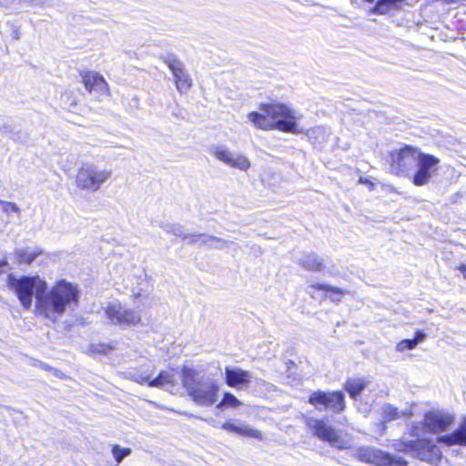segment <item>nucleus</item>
I'll return each mask as SVG.
<instances>
[{
	"mask_svg": "<svg viewBox=\"0 0 466 466\" xmlns=\"http://www.w3.org/2000/svg\"><path fill=\"white\" fill-rule=\"evenodd\" d=\"M220 241H211L209 242L208 248H217V249H224L226 248H228L230 245L234 244V242L226 240L223 238H218Z\"/></svg>",
	"mask_w": 466,
	"mask_h": 466,
	"instance_id": "nucleus-37",
	"label": "nucleus"
},
{
	"mask_svg": "<svg viewBox=\"0 0 466 466\" xmlns=\"http://www.w3.org/2000/svg\"><path fill=\"white\" fill-rule=\"evenodd\" d=\"M420 149L412 146H404L390 153V170L397 176L408 177L414 170Z\"/></svg>",
	"mask_w": 466,
	"mask_h": 466,
	"instance_id": "nucleus-7",
	"label": "nucleus"
},
{
	"mask_svg": "<svg viewBox=\"0 0 466 466\" xmlns=\"http://www.w3.org/2000/svg\"><path fill=\"white\" fill-rule=\"evenodd\" d=\"M0 206H2V210L5 213H10V212H15L16 214L20 213V208L15 203L4 201V200L0 199Z\"/></svg>",
	"mask_w": 466,
	"mask_h": 466,
	"instance_id": "nucleus-36",
	"label": "nucleus"
},
{
	"mask_svg": "<svg viewBox=\"0 0 466 466\" xmlns=\"http://www.w3.org/2000/svg\"><path fill=\"white\" fill-rule=\"evenodd\" d=\"M222 429L227 431H230V432H234L237 431V425L234 424V423H231V422H224L222 424Z\"/></svg>",
	"mask_w": 466,
	"mask_h": 466,
	"instance_id": "nucleus-39",
	"label": "nucleus"
},
{
	"mask_svg": "<svg viewBox=\"0 0 466 466\" xmlns=\"http://www.w3.org/2000/svg\"><path fill=\"white\" fill-rule=\"evenodd\" d=\"M132 451L130 448H122L121 446L115 444L112 448V454L117 463L131 454Z\"/></svg>",
	"mask_w": 466,
	"mask_h": 466,
	"instance_id": "nucleus-29",
	"label": "nucleus"
},
{
	"mask_svg": "<svg viewBox=\"0 0 466 466\" xmlns=\"http://www.w3.org/2000/svg\"><path fill=\"white\" fill-rule=\"evenodd\" d=\"M95 86L93 88V92H96L99 95L105 94L108 91L107 83L104 79L102 76L97 74V76L96 77Z\"/></svg>",
	"mask_w": 466,
	"mask_h": 466,
	"instance_id": "nucleus-32",
	"label": "nucleus"
},
{
	"mask_svg": "<svg viewBox=\"0 0 466 466\" xmlns=\"http://www.w3.org/2000/svg\"><path fill=\"white\" fill-rule=\"evenodd\" d=\"M251 374L248 370H244L240 368H225V382L228 386L243 389L248 387L250 382Z\"/></svg>",
	"mask_w": 466,
	"mask_h": 466,
	"instance_id": "nucleus-15",
	"label": "nucleus"
},
{
	"mask_svg": "<svg viewBox=\"0 0 466 466\" xmlns=\"http://www.w3.org/2000/svg\"><path fill=\"white\" fill-rule=\"evenodd\" d=\"M38 252L31 251L28 248L17 249L15 252V259L19 264H31L37 257Z\"/></svg>",
	"mask_w": 466,
	"mask_h": 466,
	"instance_id": "nucleus-26",
	"label": "nucleus"
},
{
	"mask_svg": "<svg viewBox=\"0 0 466 466\" xmlns=\"http://www.w3.org/2000/svg\"><path fill=\"white\" fill-rule=\"evenodd\" d=\"M412 411L410 410H399L398 408L391 405L390 403H385L381 407V423H382V431H385L386 424L400 419L402 417H411Z\"/></svg>",
	"mask_w": 466,
	"mask_h": 466,
	"instance_id": "nucleus-17",
	"label": "nucleus"
},
{
	"mask_svg": "<svg viewBox=\"0 0 466 466\" xmlns=\"http://www.w3.org/2000/svg\"><path fill=\"white\" fill-rule=\"evenodd\" d=\"M367 3H373L375 0H364Z\"/></svg>",
	"mask_w": 466,
	"mask_h": 466,
	"instance_id": "nucleus-43",
	"label": "nucleus"
},
{
	"mask_svg": "<svg viewBox=\"0 0 466 466\" xmlns=\"http://www.w3.org/2000/svg\"><path fill=\"white\" fill-rule=\"evenodd\" d=\"M111 350V346L104 343L91 344L89 347V350L92 353L108 354Z\"/></svg>",
	"mask_w": 466,
	"mask_h": 466,
	"instance_id": "nucleus-33",
	"label": "nucleus"
},
{
	"mask_svg": "<svg viewBox=\"0 0 466 466\" xmlns=\"http://www.w3.org/2000/svg\"><path fill=\"white\" fill-rule=\"evenodd\" d=\"M235 433L256 439H261V433L258 430L248 428L246 425H237V431Z\"/></svg>",
	"mask_w": 466,
	"mask_h": 466,
	"instance_id": "nucleus-31",
	"label": "nucleus"
},
{
	"mask_svg": "<svg viewBox=\"0 0 466 466\" xmlns=\"http://www.w3.org/2000/svg\"><path fill=\"white\" fill-rule=\"evenodd\" d=\"M112 175L111 170L101 168L93 163L83 164L76 175V186L87 193H95L106 183Z\"/></svg>",
	"mask_w": 466,
	"mask_h": 466,
	"instance_id": "nucleus-5",
	"label": "nucleus"
},
{
	"mask_svg": "<svg viewBox=\"0 0 466 466\" xmlns=\"http://www.w3.org/2000/svg\"><path fill=\"white\" fill-rule=\"evenodd\" d=\"M0 131L3 133H8L11 131V128L9 126L3 124V125H0Z\"/></svg>",
	"mask_w": 466,
	"mask_h": 466,
	"instance_id": "nucleus-41",
	"label": "nucleus"
},
{
	"mask_svg": "<svg viewBox=\"0 0 466 466\" xmlns=\"http://www.w3.org/2000/svg\"><path fill=\"white\" fill-rule=\"evenodd\" d=\"M409 447L414 451L416 456L421 460L432 464L440 462L441 451L439 447L428 440H416L410 441Z\"/></svg>",
	"mask_w": 466,
	"mask_h": 466,
	"instance_id": "nucleus-14",
	"label": "nucleus"
},
{
	"mask_svg": "<svg viewBox=\"0 0 466 466\" xmlns=\"http://www.w3.org/2000/svg\"><path fill=\"white\" fill-rule=\"evenodd\" d=\"M241 404L232 393L225 392L222 400L217 405V408L222 410L224 408L238 407Z\"/></svg>",
	"mask_w": 466,
	"mask_h": 466,
	"instance_id": "nucleus-28",
	"label": "nucleus"
},
{
	"mask_svg": "<svg viewBox=\"0 0 466 466\" xmlns=\"http://www.w3.org/2000/svg\"><path fill=\"white\" fill-rule=\"evenodd\" d=\"M309 141L318 149H322L328 143L331 133L324 127H316L307 130Z\"/></svg>",
	"mask_w": 466,
	"mask_h": 466,
	"instance_id": "nucleus-18",
	"label": "nucleus"
},
{
	"mask_svg": "<svg viewBox=\"0 0 466 466\" xmlns=\"http://www.w3.org/2000/svg\"><path fill=\"white\" fill-rule=\"evenodd\" d=\"M440 442H443L446 445H465L466 446V419L461 424L460 428L451 434L443 435L438 438Z\"/></svg>",
	"mask_w": 466,
	"mask_h": 466,
	"instance_id": "nucleus-20",
	"label": "nucleus"
},
{
	"mask_svg": "<svg viewBox=\"0 0 466 466\" xmlns=\"http://www.w3.org/2000/svg\"><path fill=\"white\" fill-rule=\"evenodd\" d=\"M308 289H321V290H326V291L331 292L329 299L333 302H339L341 300L342 296L344 294H346V291L341 289L332 287L330 285H325V284H312V285H309L308 287Z\"/></svg>",
	"mask_w": 466,
	"mask_h": 466,
	"instance_id": "nucleus-24",
	"label": "nucleus"
},
{
	"mask_svg": "<svg viewBox=\"0 0 466 466\" xmlns=\"http://www.w3.org/2000/svg\"><path fill=\"white\" fill-rule=\"evenodd\" d=\"M404 0H378L372 9V13L377 15H385L390 9L398 7V5Z\"/></svg>",
	"mask_w": 466,
	"mask_h": 466,
	"instance_id": "nucleus-25",
	"label": "nucleus"
},
{
	"mask_svg": "<svg viewBox=\"0 0 466 466\" xmlns=\"http://www.w3.org/2000/svg\"><path fill=\"white\" fill-rule=\"evenodd\" d=\"M107 319L115 325H137L141 321L139 312L127 309L120 303H113L105 309Z\"/></svg>",
	"mask_w": 466,
	"mask_h": 466,
	"instance_id": "nucleus-13",
	"label": "nucleus"
},
{
	"mask_svg": "<svg viewBox=\"0 0 466 466\" xmlns=\"http://www.w3.org/2000/svg\"><path fill=\"white\" fill-rule=\"evenodd\" d=\"M97 74L98 73H95V72H82L81 73L83 84L87 91L93 92V88L95 86L94 80H96Z\"/></svg>",
	"mask_w": 466,
	"mask_h": 466,
	"instance_id": "nucleus-30",
	"label": "nucleus"
},
{
	"mask_svg": "<svg viewBox=\"0 0 466 466\" xmlns=\"http://www.w3.org/2000/svg\"><path fill=\"white\" fill-rule=\"evenodd\" d=\"M174 386V377L168 371H161L157 378L152 379V381L149 382V387L168 389Z\"/></svg>",
	"mask_w": 466,
	"mask_h": 466,
	"instance_id": "nucleus-23",
	"label": "nucleus"
},
{
	"mask_svg": "<svg viewBox=\"0 0 466 466\" xmlns=\"http://www.w3.org/2000/svg\"><path fill=\"white\" fill-rule=\"evenodd\" d=\"M457 269L462 273L463 278L466 279V265L461 264L457 267Z\"/></svg>",
	"mask_w": 466,
	"mask_h": 466,
	"instance_id": "nucleus-40",
	"label": "nucleus"
},
{
	"mask_svg": "<svg viewBox=\"0 0 466 466\" xmlns=\"http://www.w3.org/2000/svg\"><path fill=\"white\" fill-rule=\"evenodd\" d=\"M161 59L173 73L177 91L180 93L188 91L192 86V79L187 72L183 62L173 54L164 55L161 56Z\"/></svg>",
	"mask_w": 466,
	"mask_h": 466,
	"instance_id": "nucleus-12",
	"label": "nucleus"
},
{
	"mask_svg": "<svg viewBox=\"0 0 466 466\" xmlns=\"http://www.w3.org/2000/svg\"><path fill=\"white\" fill-rule=\"evenodd\" d=\"M360 183H367V182H368V180H367V179L363 180V179L360 177Z\"/></svg>",
	"mask_w": 466,
	"mask_h": 466,
	"instance_id": "nucleus-42",
	"label": "nucleus"
},
{
	"mask_svg": "<svg viewBox=\"0 0 466 466\" xmlns=\"http://www.w3.org/2000/svg\"><path fill=\"white\" fill-rule=\"evenodd\" d=\"M425 338H426V334L422 330H418V331H416L415 337L412 339L414 341H416V346H417L420 342H422L425 339Z\"/></svg>",
	"mask_w": 466,
	"mask_h": 466,
	"instance_id": "nucleus-38",
	"label": "nucleus"
},
{
	"mask_svg": "<svg viewBox=\"0 0 466 466\" xmlns=\"http://www.w3.org/2000/svg\"><path fill=\"white\" fill-rule=\"evenodd\" d=\"M298 264L306 270L320 272L323 270L324 258L314 252L304 254L298 259Z\"/></svg>",
	"mask_w": 466,
	"mask_h": 466,
	"instance_id": "nucleus-19",
	"label": "nucleus"
},
{
	"mask_svg": "<svg viewBox=\"0 0 466 466\" xmlns=\"http://www.w3.org/2000/svg\"><path fill=\"white\" fill-rule=\"evenodd\" d=\"M415 348H416V341H414L413 339H408L400 340L396 346V350L400 352H403L406 350H410Z\"/></svg>",
	"mask_w": 466,
	"mask_h": 466,
	"instance_id": "nucleus-34",
	"label": "nucleus"
},
{
	"mask_svg": "<svg viewBox=\"0 0 466 466\" xmlns=\"http://www.w3.org/2000/svg\"><path fill=\"white\" fill-rule=\"evenodd\" d=\"M208 152L230 167L241 171H246L250 167V161L248 157L242 154L232 152L224 145H213L209 147Z\"/></svg>",
	"mask_w": 466,
	"mask_h": 466,
	"instance_id": "nucleus-11",
	"label": "nucleus"
},
{
	"mask_svg": "<svg viewBox=\"0 0 466 466\" xmlns=\"http://www.w3.org/2000/svg\"><path fill=\"white\" fill-rule=\"evenodd\" d=\"M441 160L437 157L420 151L411 181L417 187L428 185L438 175Z\"/></svg>",
	"mask_w": 466,
	"mask_h": 466,
	"instance_id": "nucleus-6",
	"label": "nucleus"
},
{
	"mask_svg": "<svg viewBox=\"0 0 466 466\" xmlns=\"http://www.w3.org/2000/svg\"><path fill=\"white\" fill-rule=\"evenodd\" d=\"M159 227L167 233L173 234L176 237H179L184 239L186 233L184 232V227L177 223L161 222Z\"/></svg>",
	"mask_w": 466,
	"mask_h": 466,
	"instance_id": "nucleus-27",
	"label": "nucleus"
},
{
	"mask_svg": "<svg viewBox=\"0 0 466 466\" xmlns=\"http://www.w3.org/2000/svg\"><path fill=\"white\" fill-rule=\"evenodd\" d=\"M260 112H250L248 119L257 127L263 130L278 129L292 134L301 133L298 128L299 119L293 111L284 104H262Z\"/></svg>",
	"mask_w": 466,
	"mask_h": 466,
	"instance_id": "nucleus-2",
	"label": "nucleus"
},
{
	"mask_svg": "<svg viewBox=\"0 0 466 466\" xmlns=\"http://www.w3.org/2000/svg\"><path fill=\"white\" fill-rule=\"evenodd\" d=\"M184 240H187V244L190 245H198L199 247L207 248H208L209 242L211 241H220L218 239V237L208 235L206 233L186 234L184 236Z\"/></svg>",
	"mask_w": 466,
	"mask_h": 466,
	"instance_id": "nucleus-21",
	"label": "nucleus"
},
{
	"mask_svg": "<svg viewBox=\"0 0 466 466\" xmlns=\"http://www.w3.org/2000/svg\"><path fill=\"white\" fill-rule=\"evenodd\" d=\"M7 286L17 296L24 309H29L32 306L33 296L35 297V311L38 309V299L47 289V283L39 276L15 277L14 274L7 276Z\"/></svg>",
	"mask_w": 466,
	"mask_h": 466,
	"instance_id": "nucleus-4",
	"label": "nucleus"
},
{
	"mask_svg": "<svg viewBox=\"0 0 466 466\" xmlns=\"http://www.w3.org/2000/svg\"><path fill=\"white\" fill-rule=\"evenodd\" d=\"M78 296L76 286L66 280H60L38 299L37 314L55 322L67 309H74L77 306Z\"/></svg>",
	"mask_w": 466,
	"mask_h": 466,
	"instance_id": "nucleus-1",
	"label": "nucleus"
},
{
	"mask_svg": "<svg viewBox=\"0 0 466 466\" xmlns=\"http://www.w3.org/2000/svg\"><path fill=\"white\" fill-rule=\"evenodd\" d=\"M309 402L319 411L330 410L339 413L345 410V395L342 391L317 390L311 393Z\"/></svg>",
	"mask_w": 466,
	"mask_h": 466,
	"instance_id": "nucleus-9",
	"label": "nucleus"
},
{
	"mask_svg": "<svg viewBox=\"0 0 466 466\" xmlns=\"http://www.w3.org/2000/svg\"><path fill=\"white\" fill-rule=\"evenodd\" d=\"M307 425L311 433L318 439L327 441L329 445L342 449L340 444L341 437L339 431L329 423L322 419L309 418L307 420Z\"/></svg>",
	"mask_w": 466,
	"mask_h": 466,
	"instance_id": "nucleus-10",
	"label": "nucleus"
},
{
	"mask_svg": "<svg viewBox=\"0 0 466 466\" xmlns=\"http://www.w3.org/2000/svg\"><path fill=\"white\" fill-rule=\"evenodd\" d=\"M181 381L187 394L200 406H212L219 390L218 381L187 366L181 370Z\"/></svg>",
	"mask_w": 466,
	"mask_h": 466,
	"instance_id": "nucleus-3",
	"label": "nucleus"
},
{
	"mask_svg": "<svg viewBox=\"0 0 466 466\" xmlns=\"http://www.w3.org/2000/svg\"><path fill=\"white\" fill-rule=\"evenodd\" d=\"M132 380L137 383H147L149 386V382L152 381L150 374L147 372H136L132 374Z\"/></svg>",
	"mask_w": 466,
	"mask_h": 466,
	"instance_id": "nucleus-35",
	"label": "nucleus"
},
{
	"mask_svg": "<svg viewBox=\"0 0 466 466\" xmlns=\"http://www.w3.org/2000/svg\"><path fill=\"white\" fill-rule=\"evenodd\" d=\"M451 422L450 415L441 412L430 411L424 417V426L433 433L446 431Z\"/></svg>",
	"mask_w": 466,
	"mask_h": 466,
	"instance_id": "nucleus-16",
	"label": "nucleus"
},
{
	"mask_svg": "<svg viewBox=\"0 0 466 466\" xmlns=\"http://www.w3.org/2000/svg\"><path fill=\"white\" fill-rule=\"evenodd\" d=\"M356 457L362 462L375 466H407V461L401 457L370 446L357 448Z\"/></svg>",
	"mask_w": 466,
	"mask_h": 466,
	"instance_id": "nucleus-8",
	"label": "nucleus"
},
{
	"mask_svg": "<svg viewBox=\"0 0 466 466\" xmlns=\"http://www.w3.org/2000/svg\"><path fill=\"white\" fill-rule=\"evenodd\" d=\"M367 382L364 379L361 378H354L350 379L346 381L344 385V389L350 394V396L353 399H356L362 390L366 388Z\"/></svg>",
	"mask_w": 466,
	"mask_h": 466,
	"instance_id": "nucleus-22",
	"label": "nucleus"
}]
</instances>
